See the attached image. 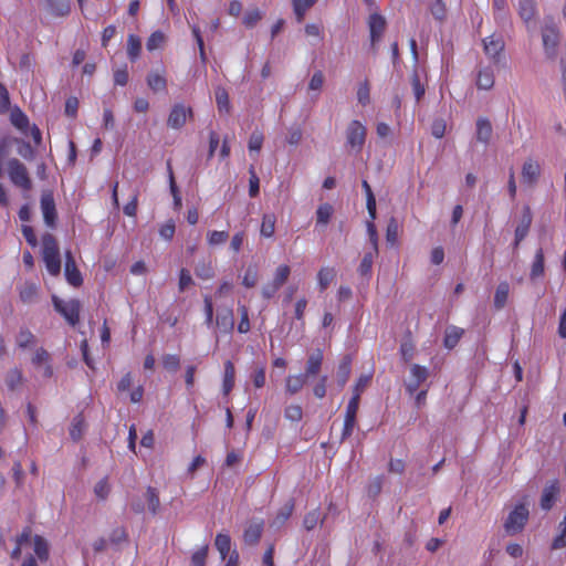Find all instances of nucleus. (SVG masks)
<instances>
[{"label": "nucleus", "mask_w": 566, "mask_h": 566, "mask_svg": "<svg viewBox=\"0 0 566 566\" xmlns=\"http://www.w3.org/2000/svg\"><path fill=\"white\" fill-rule=\"evenodd\" d=\"M326 520V516L321 517V512L318 509L308 512L303 520V526L306 531H312L316 527V525L321 522L323 524Z\"/></svg>", "instance_id": "f704fd0d"}, {"label": "nucleus", "mask_w": 566, "mask_h": 566, "mask_svg": "<svg viewBox=\"0 0 566 566\" xmlns=\"http://www.w3.org/2000/svg\"><path fill=\"white\" fill-rule=\"evenodd\" d=\"M40 206L45 224L50 228H54L56 224L57 213L54 196L51 190H44L42 192Z\"/></svg>", "instance_id": "0eeeda50"}, {"label": "nucleus", "mask_w": 566, "mask_h": 566, "mask_svg": "<svg viewBox=\"0 0 566 566\" xmlns=\"http://www.w3.org/2000/svg\"><path fill=\"white\" fill-rule=\"evenodd\" d=\"M294 500L290 499L286 501L277 511L275 517L271 522V526L275 528H281L285 522L291 517L294 511Z\"/></svg>", "instance_id": "f3484780"}, {"label": "nucleus", "mask_w": 566, "mask_h": 566, "mask_svg": "<svg viewBox=\"0 0 566 566\" xmlns=\"http://www.w3.org/2000/svg\"><path fill=\"white\" fill-rule=\"evenodd\" d=\"M493 135V127L489 118L479 117L475 122V138L483 145H489Z\"/></svg>", "instance_id": "ddd939ff"}, {"label": "nucleus", "mask_w": 566, "mask_h": 566, "mask_svg": "<svg viewBox=\"0 0 566 566\" xmlns=\"http://www.w3.org/2000/svg\"><path fill=\"white\" fill-rule=\"evenodd\" d=\"M275 221L276 219L274 214H264L260 230L261 235L271 238L274 234Z\"/></svg>", "instance_id": "a18cd8bd"}, {"label": "nucleus", "mask_w": 566, "mask_h": 566, "mask_svg": "<svg viewBox=\"0 0 566 566\" xmlns=\"http://www.w3.org/2000/svg\"><path fill=\"white\" fill-rule=\"evenodd\" d=\"M209 546L205 545L191 556V566H206Z\"/></svg>", "instance_id": "13d9d810"}, {"label": "nucleus", "mask_w": 566, "mask_h": 566, "mask_svg": "<svg viewBox=\"0 0 566 566\" xmlns=\"http://www.w3.org/2000/svg\"><path fill=\"white\" fill-rule=\"evenodd\" d=\"M370 88L368 81H364L360 83L358 90H357V99L358 103L361 105H367L370 102V95H369Z\"/></svg>", "instance_id": "680f3d73"}, {"label": "nucleus", "mask_w": 566, "mask_h": 566, "mask_svg": "<svg viewBox=\"0 0 566 566\" xmlns=\"http://www.w3.org/2000/svg\"><path fill=\"white\" fill-rule=\"evenodd\" d=\"M483 44L485 54L492 59H496L504 49V42L493 35L484 39Z\"/></svg>", "instance_id": "b1692460"}, {"label": "nucleus", "mask_w": 566, "mask_h": 566, "mask_svg": "<svg viewBox=\"0 0 566 566\" xmlns=\"http://www.w3.org/2000/svg\"><path fill=\"white\" fill-rule=\"evenodd\" d=\"M386 19L379 13H373L368 19V28L371 48L376 50L377 43L381 40L382 34L386 30Z\"/></svg>", "instance_id": "1a4fd4ad"}, {"label": "nucleus", "mask_w": 566, "mask_h": 566, "mask_svg": "<svg viewBox=\"0 0 566 566\" xmlns=\"http://www.w3.org/2000/svg\"><path fill=\"white\" fill-rule=\"evenodd\" d=\"M35 343V336L28 328H20L17 335V344L20 348L25 349Z\"/></svg>", "instance_id": "37998d69"}, {"label": "nucleus", "mask_w": 566, "mask_h": 566, "mask_svg": "<svg viewBox=\"0 0 566 566\" xmlns=\"http://www.w3.org/2000/svg\"><path fill=\"white\" fill-rule=\"evenodd\" d=\"M429 377V369L424 366H420L418 364H413L410 367V376L409 379L405 382V389L410 395L413 396L422 384Z\"/></svg>", "instance_id": "423d86ee"}, {"label": "nucleus", "mask_w": 566, "mask_h": 566, "mask_svg": "<svg viewBox=\"0 0 566 566\" xmlns=\"http://www.w3.org/2000/svg\"><path fill=\"white\" fill-rule=\"evenodd\" d=\"M430 13L432 17L439 21L443 22L447 18V6L443 0H434L429 7Z\"/></svg>", "instance_id": "a19ab883"}, {"label": "nucleus", "mask_w": 566, "mask_h": 566, "mask_svg": "<svg viewBox=\"0 0 566 566\" xmlns=\"http://www.w3.org/2000/svg\"><path fill=\"white\" fill-rule=\"evenodd\" d=\"M532 222L533 213L530 206H523L522 214L514 231V233L517 234V239H525L527 237Z\"/></svg>", "instance_id": "2eb2a0df"}, {"label": "nucleus", "mask_w": 566, "mask_h": 566, "mask_svg": "<svg viewBox=\"0 0 566 566\" xmlns=\"http://www.w3.org/2000/svg\"><path fill=\"white\" fill-rule=\"evenodd\" d=\"M188 115H192L190 107H186L184 104H175L168 116L167 125L174 129H179L186 124Z\"/></svg>", "instance_id": "9d476101"}, {"label": "nucleus", "mask_w": 566, "mask_h": 566, "mask_svg": "<svg viewBox=\"0 0 566 566\" xmlns=\"http://www.w3.org/2000/svg\"><path fill=\"white\" fill-rule=\"evenodd\" d=\"M544 251L543 248H538L535 252L534 260L532 262L530 279L536 281L538 277L544 275Z\"/></svg>", "instance_id": "5701e85b"}, {"label": "nucleus", "mask_w": 566, "mask_h": 566, "mask_svg": "<svg viewBox=\"0 0 566 566\" xmlns=\"http://www.w3.org/2000/svg\"><path fill=\"white\" fill-rule=\"evenodd\" d=\"M518 14L525 21H531L536 14L535 0H518Z\"/></svg>", "instance_id": "cd10ccee"}, {"label": "nucleus", "mask_w": 566, "mask_h": 566, "mask_svg": "<svg viewBox=\"0 0 566 566\" xmlns=\"http://www.w3.org/2000/svg\"><path fill=\"white\" fill-rule=\"evenodd\" d=\"M350 373H352V357H350V355H345L342 358V360L337 367V371H336V380L340 388H343L346 385V382L348 381Z\"/></svg>", "instance_id": "6ab92c4d"}, {"label": "nucleus", "mask_w": 566, "mask_h": 566, "mask_svg": "<svg viewBox=\"0 0 566 566\" xmlns=\"http://www.w3.org/2000/svg\"><path fill=\"white\" fill-rule=\"evenodd\" d=\"M146 82L154 93L166 92L167 90V81L163 73L149 72Z\"/></svg>", "instance_id": "4be33fe9"}, {"label": "nucleus", "mask_w": 566, "mask_h": 566, "mask_svg": "<svg viewBox=\"0 0 566 566\" xmlns=\"http://www.w3.org/2000/svg\"><path fill=\"white\" fill-rule=\"evenodd\" d=\"M84 427V418L81 415L75 416L70 428V437L73 441H78L82 438Z\"/></svg>", "instance_id": "58836bf2"}, {"label": "nucleus", "mask_w": 566, "mask_h": 566, "mask_svg": "<svg viewBox=\"0 0 566 566\" xmlns=\"http://www.w3.org/2000/svg\"><path fill=\"white\" fill-rule=\"evenodd\" d=\"M333 214V207L329 203L321 205L316 210L317 223L327 224Z\"/></svg>", "instance_id": "864d4df0"}, {"label": "nucleus", "mask_w": 566, "mask_h": 566, "mask_svg": "<svg viewBox=\"0 0 566 566\" xmlns=\"http://www.w3.org/2000/svg\"><path fill=\"white\" fill-rule=\"evenodd\" d=\"M229 238V233L227 231H210L208 233V243L210 245H218L224 243Z\"/></svg>", "instance_id": "338daca9"}, {"label": "nucleus", "mask_w": 566, "mask_h": 566, "mask_svg": "<svg viewBox=\"0 0 566 566\" xmlns=\"http://www.w3.org/2000/svg\"><path fill=\"white\" fill-rule=\"evenodd\" d=\"M64 274L67 283L71 284L72 286L78 287L83 284L82 274L78 271L74 256L70 250L65 252Z\"/></svg>", "instance_id": "9b49d317"}, {"label": "nucleus", "mask_w": 566, "mask_h": 566, "mask_svg": "<svg viewBox=\"0 0 566 566\" xmlns=\"http://www.w3.org/2000/svg\"><path fill=\"white\" fill-rule=\"evenodd\" d=\"M142 51V41L135 34H129L127 38V55L128 59L134 62L136 61Z\"/></svg>", "instance_id": "473e14b6"}, {"label": "nucleus", "mask_w": 566, "mask_h": 566, "mask_svg": "<svg viewBox=\"0 0 566 566\" xmlns=\"http://www.w3.org/2000/svg\"><path fill=\"white\" fill-rule=\"evenodd\" d=\"M399 222L395 217H391L388 221L387 229H386V240L388 243L394 245L397 242L398 239V232H399Z\"/></svg>", "instance_id": "09e8293b"}, {"label": "nucleus", "mask_w": 566, "mask_h": 566, "mask_svg": "<svg viewBox=\"0 0 566 566\" xmlns=\"http://www.w3.org/2000/svg\"><path fill=\"white\" fill-rule=\"evenodd\" d=\"M234 377H235V369L234 365L231 360H227L224 363V373H223V381H222V391L223 395H229L230 391L234 387Z\"/></svg>", "instance_id": "393cba45"}, {"label": "nucleus", "mask_w": 566, "mask_h": 566, "mask_svg": "<svg viewBox=\"0 0 566 566\" xmlns=\"http://www.w3.org/2000/svg\"><path fill=\"white\" fill-rule=\"evenodd\" d=\"M38 295V289L33 283H25L20 290V298L23 303H32Z\"/></svg>", "instance_id": "de8ad7c7"}, {"label": "nucleus", "mask_w": 566, "mask_h": 566, "mask_svg": "<svg viewBox=\"0 0 566 566\" xmlns=\"http://www.w3.org/2000/svg\"><path fill=\"white\" fill-rule=\"evenodd\" d=\"M163 367L171 373H176L180 367V358L175 354H165L161 358Z\"/></svg>", "instance_id": "3c124183"}, {"label": "nucleus", "mask_w": 566, "mask_h": 566, "mask_svg": "<svg viewBox=\"0 0 566 566\" xmlns=\"http://www.w3.org/2000/svg\"><path fill=\"white\" fill-rule=\"evenodd\" d=\"M42 258L48 272L57 276L61 272L60 249L55 237L51 233L42 235Z\"/></svg>", "instance_id": "f257e3e1"}, {"label": "nucleus", "mask_w": 566, "mask_h": 566, "mask_svg": "<svg viewBox=\"0 0 566 566\" xmlns=\"http://www.w3.org/2000/svg\"><path fill=\"white\" fill-rule=\"evenodd\" d=\"M530 512L525 504L521 503L510 512L504 522V530L509 535L521 533L528 521Z\"/></svg>", "instance_id": "20e7f679"}, {"label": "nucleus", "mask_w": 566, "mask_h": 566, "mask_svg": "<svg viewBox=\"0 0 566 566\" xmlns=\"http://www.w3.org/2000/svg\"><path fill=\"white\" fill-rule=\"evenodd\" d=\"M358 408H359L358 396L353 395L347 403L344 420L352 421V422L356 423V416H357Z\"/></svg>", "instance_id": "8fccbe9b"}, {"label": "nucleus", "mask_w": 566, "mask_h": 566, "mask_svg": "<svg viewBox=\"0 0 566 566\" xmlns=\"http://www.w3.org/2000/svg\"><path fill=\"white\" fill-rule=\"evenodd\" d=\"M447 124L443 118H436L431 125V134L436 138H442L446 134Z\"/></svg>", "instance_id": "774afa93"}, {"label": "nucleus", "mask_w": 566, "mask_h": 566, "mask_svg": "<svg viewBox=\"0 0 566 566\" xmlns=\"http://www.w3.org/2000/svg\"><path fill=\"white\" fill-rule=\"evenodd\" d=\"M10 120L13 126L21 130L27 129L29 126L28 116L18 107L11 111Z\"/></svg>", "instance_id": "4c0bfd02"}, {"label": "nucleus", "mask_w": 566, "mask_h": 566, "mask_svg": "<svg viewBox=\"0 0 566 566\" xmlns=\"http://www.w3.org/2000/svg\"><path fill=\"white\" fill-rule=\"evenodd\" d=\"M371 377L373 375L371 374H368V375H360L359 378L357 379L355 386H354V392L353 395H357L358 396V400H360V395L361 392L368 387V385L370 384L371 381Z\"/></svg>", "instance_id": "e2e57ef3"}, {"label": "nucleus", "mask_w": 566, "mask_h": 566, "mask_svg": "<svg viewBox=\"0 0 566 566\" xmlns=\"http://www.w3.org/2000/svg\"><path fill=\"white\" fill-rule=\"evenodd\" d=\"M290 273H291V269L289 265L286 264H282L280 265L276 271H275V274H274V277H273V283L279 287L281 289L283 286V284L287 281L289 276H290Z\"/></svg>", "instance_id": "603ef678"}, {"label": "nucleus", "mask_w": 566, "mask_h": 566, "mask_svg": "<svg viewBox=\"0 0 566 566\" xmlns=\"http://www.w3.org/2000/svg\"><path fill=\"white\" fill-rule=\"evenodd\" d=\"M559 494V484L557 481L552 482L549 485L545 486L541 496V509L544 511H549Z\"/></svg>", "instance_id": "4468645a"}, {"label": "nucleus", "mask_w": 566, "mask_h": 566, "mask_svg": "<svg viewBox=\"0 0 566 566\" xmlns=\"http://www.w3.org/2000/svg\"><path fill=\"white\" fill-rule=\"evenodd\" d=\"M195 274L202 280H210L214 276V270L210 261H201L195 268Z\"/></svg>", "instance_id": "79ce46f5"}, {"label": "nucleus", "mask_w": 566, "mask_h": 566, "mask_svg": "<svg viewBox=\"0 0 566 566\" xmlns=\"http://www.w3.org/2000/svg\"><path fill=\"white\" fill-rule=\"evenodd\" d=\"M145 497L147 501L149 512L154 515L157 514L159 505H160L157 490L155 488L148 486Z\"/></svg>", "instance_id": "ea45409f"}, {"label": "nucleus", "mask_w": 566, "mask_h": 566, "mask_svg": "<svg viewBox=\"0 0 566 566\" xmlns=\"http://www.w3.org/2000/svg\"><path fill=\"white\" fill-rule=\"evenodd\" d=\"M411 86H412V91H413L416 101L419 102L423 97V95L426 93V88H424V85L421 83L417 71H415L411 76Z\"/></svg>", "instance_id": "6e6d98bb"}, {"label": "nucleus", "mask_w": 566, "mask_h": 566, "mask_svg": "<svg viewBox=\"0 0 566 566\" xmlns=\"http://www.w3.org/2000/svg\"><path fill=\"white\" fill-rule=\"evenodd\" d=\"M366 139V128L358 120H352L346 129L347 145L360 151Z\"/></svg>", "instance_id": "6e6552de"}, {"label": "nucleus", "mask_w": 566, "mask_h": 566, "mask_svg": "<svg viewBox=\"0 0 566 566\" xmlns=\"http://www.w3.org/2000/svg\"><path fill=\"white\" fill-rule=\"evenodd\" d=\"M214 546L224 560L231 554V537L228 534L219 533L214 539Z\"/></svg>", "instance_id": "c85d7f7f"}, {"label": "nucleus", "mask_w": 566, "mask_h": 566, "mask_svg": "<svg viewBox=\"0 0 566 566\" xmlns=\"http://www.w3.org/2000/svg\"><path fill=\"white\" fill-rule=\"evenodd\" d=\"M250 180H249V196L251 198H255L260 192V179L255 174L254 167L251 166L249 169Z\"/></svg>", "instance_id": "4d7b16f0"}, {"label": "nucleus", "mask_w": 566, "mask_h": 566, "mask_svg": "<svg viewBox=\"0 0 566 566\" xmlns=\"http://www.w3.org/2000/svg\"><path fill=\"white\" fill-rule=\"evenodd\" d=\"M8 175L11 182L24 191L32 189V181L27 167L17 158L8 161Z\"/></svg>", "instance_id": "39448f33"}, {"label": "nucleus", "mask_w": 566, "mask_h": 566, "mask_svg": "<svg viewBox=\"0 0 566 566\" xmlns=\"http://www.w3.org/2000/svg\"><path fill=\"white\" fill-rule=\"evenodd\" d=\"M263 140H264V137H263V134L259 130H254L252 132V134L250 135V138H249V144H248V147H249V150L250 151H260V149L262 148V145H263Z\"/></svg>", "instance_id": "052dcab7"}, {"label": "nucleus", "mask_w": 566, "mask_h": 566, "mask_svg": "<svg viewBox=\"0 0 566 566\" xmlns=\"http://www.w3.org/2000/svg\"><path fill=\"white\" fill-rule=\"evenodd\" d=\"M263 532V523L250 524L243 533V539L248 545H255L259 543Z\"/></svg>", "instance_id": "bb28decb"}, {"label": "nucleus", "mask_w": 566, "mask_h": 566, "mask_svg": "<svg viewBox=\"0 0 566 566\" xmlns=\"http://www.w3.org/2000/svg\"><path fill=\"white\" fill-rule=\"evenodd\" d=\"M559 36V29L554 22V19L552 17H546L542 29V41L545 55L549 60H555L557 56Z\"/></svg>", "instance_id": "f03ea898"}, {"label": "nucleus", "mask_w": 566, "mask_h": 566, "mask_svg": "<svg viewBox=\"0 0 566 566\" xmlns=\"http://www.w3.org/2000/svg\"><path fill=\"white\" fill-rule=\"evenodd\" d=\"M23 380L22 371L19 368L10 369L4 378L6 385L9 390L13 391Z\"/></svg>", "instance_id": "c9c22d12"}, {"label": "nucleus", "mask_w": 566, "mask_h": 566, "mask_svg": "<svg viewBox=\"0 0 566 566\" xmlns=\"http://www.w3.org/2000/svg\"><path fill=\"white\" fill-rule=\"evenodd\" d=\"M317 2V0H292L293 11L297 22H302L306 12Z\"/></svg>", "instance_id": "c756f323"}, {"label": "nucleus", "mask_w": 566, "mask_h": 566, "mask_svg": "<svg viewBox=\"0 0 566 566\" xmlns=\"http://www.w3.org/2000/svg\"><path fill=\"white\" fill-rule=\"evenodd\" d=\"M463 334V328H460L454 325L448 326L444 332L443 346L448 349H453L460 342Z\"/></svg>", "instance_id": "aec40b11"}, {"label": "nucleus", "mask_w": 566, "mask_h": 566, "mask_svg": "<svg viewBox=\"0 0 566 566\" xmlns=\"http://www.w3.org/2000/svg\"><path fill=\"white\" fill-rule=\"evenodd\" d=\"M541 172L538 163L533 160H526L522 168V178L524 182L534 184L536 182Z\"/></svg>", "instance_id": "412c9836"}, {"label": "nucleus", "mask_w": 566, "mask_h": 566, "mask_svg": "<svg viewBox=\"0 0 566 566\" xmlns=\"http://www.w3.org/2000/svg\"><path fill=\"white\" fill-rule=\"evenodd\" d=\"M239 312L241 315L240 323L238 325L239 333L245 334L250 331V321H249V312L245 305H241L239 307Z\"/></svg>", "instance_id": "69168bd1"}, {"label": "nucleus", "mask_w": 566, "mask_h": 566, "mask_svg": "<svg viewBox=\"0 0 566 566\" xmlns=\"http://www.w3.org/2000/svg\"><path fill=\"white\" fill-rule=\"evenodd\" d=\"M165 42V34L161 31H155L147 39L146 48L148 51L159 49Z\"/></svg>", "instance_id": "5fc2aeb1"}, {"label": "nucleus", "mask_w": 566, "mask_h": 566, "mask_svg": "<svg viewBox=\"0 0 566 566\" xmlns=\"http://www.w3.org/2000/svg\"><path fill=\"white\" fill-rule=\"evenodd\" d=\"M216 102H217L219 112L229 113V111H230L229 94L224 87L218 86L216 88Z\"/></svg>", "instance_id": "e433bc0d"}, {"label": "nucleus", "mask_w": 566, "mask_h": 566, "mask_svg": "<svg viewBox=\"0 0 566 566\" xmlns=\"http://www.w3.org/2000/svg\"><path fill=\"white\" fill-rule=\"evenodd\" d=\"M216 325L222 333H231L234 328V315L232 308H220L217 313Z\"/></svg>", "instance_id": "f8f14e48"}, {"label": "nucleus", "mask_w": 566, "mask_h": 566, "mask_svg": "<svg viewBox=\"0 0 566 566\" xmlns=\"http://www.w3.org/2000/svg\"><path fill=\"white\" fill-rule=\"evenodd\" d=\"M510 292V285L507 282H501L495 291L494 295V306L497 310H501L505 306Z\"/></svg>", "instance_id": "72a5a7b5"}, {"label": "nucleus", "mask_w": 566, "mask_h": 566, "mask_svg": "<svg viewBox=\"0 0 566 566\" xmlns=\"http://www.w3.org/2000/svg\"><path fill=\"white\" fill-rule=\"evenodd\" d=\"M476 86L480 90L489 91L494 85V73L491 67L481 69L476 76Z\"/></svg>", "instance_id": "a878e982"}, {"label": "nucleus", "mask_w": 566, "mask_h": 566, "mask_svg": "<svg viewBox=\"0 0 566 566\" xmlns=\"http://www.w3.org/2000/svg\"><path fill=\"white\" fill-rule=\"evenodd\" d=\"M54 310L60 313L65 321L75 326L80 322L81 302L76 298L64 301L56 295L52 296Z\"/></svg>", "instance_id": "7ed1b4c3"}, {"label": "nucleus", "mask_w": 566, "mask_h": 566, "mask_svg": "<svg viewBox=\"0 0 566 566\" xmlns=\"http://www.w3.org/2000/svg\"><path fill=\"white\" fill-rule=\"evenodd\" d=\"M377 255H378V251H375V250L365 252V254L361 259V262L357 269L361 279L364 281H366L367 283L369 282V280L371 277L373 263H374L375 256H377Z\"/></svg>", "instance_id": "a211bd4d"}, {"label": "nucleus", "mask_w": 566, "mask_h": 566, "mask_svg": "<svg viewBox=\"0 0 566 566\" xmlns=\"http://www.w3.org/2000/svg\"><path fill=\"white\" fill-rule=\"evenodd\" d=\"M33 541H34V553L36 554L39 559L42 562L48 560L49 546H48L46 541L40 535H35Z\"/></svg>", "instance_id": "c03bdc74"}, {"label": "nucleus", "mask_w": 566, "mask_h": 566, "mask_svg": "<svg viewBox=\"0 0 566 566\" xmlns=\"http://www.w3.org/2000/svg\"><path fill=\"white\" fill-rule=\"evenodd\" d=\"M306 381H307L306 375H303V374H300L296 376H289L285 381L286 391L290 395H295L303 388V386L306 384Z\"/></svg>", "instance_id": "7c9ffc66"}, {"label": "nucleus", "mask_w": 566, "mask_h": 566, "mask_svg": "<svg viewBox=\"0 0 566 566\" xmlns=\"http://www.w3.org/2000/svg\"><path fill=\"white\" fill-rule=\"evenodd\" d=\"M168 172H169V188H170V192L174 198V207L176 210H179L181 208V196H180L179 189L176 185V181L174 178V172H172V169H171V166L169 163H168Z\"/></svg>", "instance_id": "49530a36"}, {"label": "nucleus", "mask_w": 566, "mask_h": 566, "mask_svg": "<svg viewBox=\"0 0 566 566\" xmlns=\"http://www.w3.org/2000/svg\"><path fill=\"white\" fill-rule=\"evenodd\" d=\"M262 19V12L259 9L247 11L243 17V24L247 28H253Z\"/></svg>", "instance_id": "0e129e2a"}, {"label": "nucleus", "mask_w": 566, "mask_h": 566, "mask_svg": "<svg viewBox=\"0 0 566 566\" xmlns=\"http://www.w3.org/2000/svg\"><path fill=\"white\" fill-rule=\"evenodd\" d=\"M284 416L286 419H289L291 421L298 422L302 420V417H303L302 407L298 405L287 406L284 410Z\"/></svg>", "instance_id": "bf43d9fd"}, {"label": "nucleus", "mask_w": 566, "mask_h": 566, "mask_svg": "<svg viewBox=\"0 0 566 566\" xmlns=\"http://www.w3.org/2000/svg\"><path fill=\"white\" fill-rule=\"evenodd\" d=\"M49 10L56 17H64L70 13L71 7L67 0H45Z\"/></svg>", "instance_id": "2f4dec72"}, {"label": "nucleus", "mask_w": 566, "mask_h": 566, "mask_svg": "<svg viewBox=\"0 0 566 566\" xmlns=\"http://www.w3.org/2000/svg\"><path fill=\"white\" fill-rule=\"evenodd\" d=\"M323 358H324V355H323L322 349H319V348L315 349L313 353H311L308 355V358L306 361V367H305V373H303V375H306L307 379L310 377H314V376L318 375V373L321 371V368H322Z\"/></svg>", "instance_id": "dca6fc26"}]
</instances>
